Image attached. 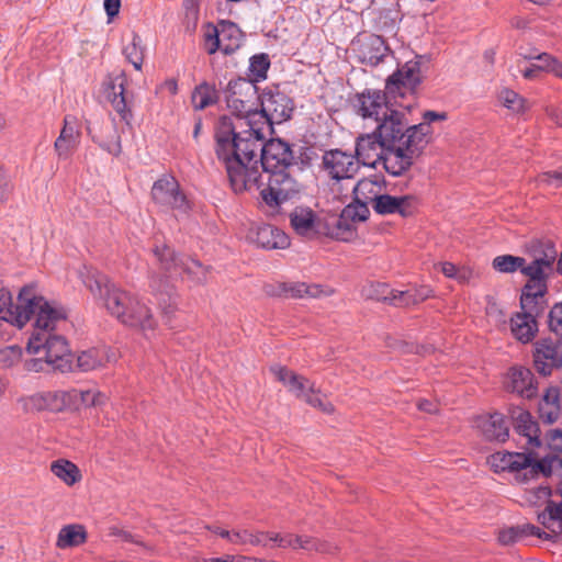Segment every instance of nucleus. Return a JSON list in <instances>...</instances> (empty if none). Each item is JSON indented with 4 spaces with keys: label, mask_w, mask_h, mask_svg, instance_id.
<instances>
[{
    "label": "nucleus",
    "mask_w": 562,
    "mask_h": 562,
    "mask_svg": "<svg viewBox=\"0 0 562 562\" xmlns=\"http://www.w3.org/2000/svg\"><path fill=\"white\" fill-rule=\"evenodd\" d=\"M267 126L239 131L228 116L220 117L215 127V154L224 166L234 192L259 189L262 172L293 168V153L281 139L266 140Z\"/></svg>",
    "instance_id": "f257e3e1"
},
{
    "label": "nucleus",
    "mask_w": 562,
    "mask_h": 562,
    "mask_svg": "<svg viewBox=\"0 0 562 562\" xmlns=\"http://www.w3.org/2000/svg\"><path fill=\"white\" fill-rule=\"evenodd\" d=\"M21 300L27 315V323L34 319L26 351L38 356L26 360L25 369L33 372L45 371L49 367L63 370L68 363L70 350L65 337L56 331L66 321V311L38 294L34 285L23 286Z\"/></svg>",
    "instance_id": "f03ea898"
},
{
    "label": "nucleus",
    "mask_w": 562,
    "mask_h": 562,
    "mask_svg": "<svg viewBox=\"0 0 562 562\" xmlns=\"http://www.w3.org/2000/svg\"><path fill=\"white\" fill-rule=\"evenodd\" d=\"M389 147L385 170L392 176H401L411 168L429 143L431 126L409 125L407 112L393 108L376 122L374 128Z\"/></svg>",
    "instance_id": "7ed1b4c3"
},
{
    "label": "nucleus",
    "mask_w": 562,
    "mask_h": 562,
    "mask_svg": "<svg viewBox=\"0 0 562 562\" xmlns=\"http://www.w3.org/2000/svg\"><path fill=\"white\" fill-rule=\"evenodd\" d=\"M78 274L93 296L122 324L145 334L155 329L157 323L150 308L136 295L120 289L93 268L83 266Z\"/></svg>",
    "instance_id": "20e7f679"
},
{
    "label": "nucleus",
    "mask_w": 562,
    "mask_h": 562,
    "mask_svg": "<svg viewBox=\"0 0 562 562\" xmlns=\"http://www.w3.org/2000/svg\"><path fill=\"white\" fill-rule=\"evenodd\" d=\"M154 254L158 260L160 270L167 273L165 278L154 273L150 279V288L155 294H160L159 305L165 314L175 312L177 302L173 294L171 280L186 273L196 283L206 281L207 267L193 258H178L168 246H157Z\"/></svg>",
    "instance_id": "39448f33"
},
{
    "label": "nucleus",
    "mask_w": 562,
    "mask_h": 562,
    "mask_svg": "<svg viewBox=\"0 0 562 562\" xmlns=\"http://www.w3.org/2000/svg\"><path fill=\"white\" fill-rule=\"evenodd\" d=\"M558 258V250L552 241H542L535 249L532 260L526 263L521 273L528 278L520 296L521 308H530L536 303H541L548 291L547 281L553 274V266Z\"/></svg>",
    "instance_id": "423d86ee"
},
{
    "label": "nucleus",
    "mask_w": 562,
    "mask_h": 562,
    "mask_svg": "<svg viewBox=\"0 0 562 562\" xmlns=\"http://www.w3.org/2000/svg\"><path fill=\"white\" fill-rule=\"evenodd\" d=\"M259 94L252 80L238 78L231 80L226 91L225 101L227 109L236 116V121L228 117L239 131H252L258 127L255 113L259 102Z\"/></svg>",
    "instance_id": "0eeeda50"
},
{
    "label": "nucleus",
    "mask_w": 562,
    "mask_h": 562,
    "mask_svg": "<svg viewBox=\"0 0 562 562\" xmlns=\"http://www.w3.org/2000/svg\"><path fill=\"white\" fill-rule=\"evenodd\" d=\"M487 463L495 472H517L522 476L524 481H527L539 473L546 476L550 475L554 463H559L562 467V459L546 457L537 461L531 454L498 451L488 457Z\"/></svg>",
    "instance_id": "6e6552de"
},
{
    "label": "nucleus",
    "mask_w": 562,
    "mask_h": 562,
    "mask_svg": "<svg viewBox=\"0 0 562 562\" xmlns=\"http://www.w3.org/2000/svg\"><path fill=\"white\" fill-rule=\"evenodd\" d=\"M303 189L293 175V168L268 173V184L261 190V205L270 215L279 213L280 206L296 196Z\"/></svg>",
    "instance_id": "1a4fd4ad"
},
{
    "label": "nucleus",
    "mask_w": 562,
    "mask_h": 562,
    "mask_svg": "<svg viewBox=\"0 0 562 562\" xmlns=\"http://www.w3.org/2000/svg\"><path fill=\"white\" fill-rule=\"evenodd\" d=\"M259 102L261 110H257L255 120L258 121V127L267 126V132H271L273 124L289 120L294 110L292 99L279 87L266 88L259 97Z\"/></svg>",
    "instance_id": "9d476101"
},
{
    "label": "nucleus",
    "mask_w": 562,
    "mask_h": 562,
    "mask_svg": "<svg viewBox=\"0 0 562 562\" xmlns=\"http://www.w3.org/2000/svg\"><path fill=\"white\" fill-rule=\"evenodd\" d=\"M271 372L289 392L294 394L296 397L304 400L308 405L316 407L326 414H331L334 412L333 404L326 401L325 397L321 396L319 392L315 390V384L308 379L279 364L272 366Z\"/></svg>",
    "instance_id": "9b49d317"
},
{
    "label": "nucleus",
    "mask_w": 562,
    "mask_h": 562,
    "mask_svg": "<svg viewBox=\"0 0 562 562\" xmlns=\"http://www.w3.org/2000/svg\"><path fill=\"white\" fill-rule=\"evenodd\" d=\"M204 49L213 55L221 50L225 55L236 52L243 42L239 27L229 21H222L217 26L207 24L203 32Z\"/></svg>",
    "instance_id": "f8f14e48"
},
{
    "label": "nucleus",
    "mask_w": 562,
    "mask_h": 562,
    "mask_svg": "<svg viewBox=\"0 0 562 562\" xmlns=\"http://www.w3.org/2000/svg\"><path fill=\"white\" fill-rule=\"evenodd\" d=\"M551 490L548 486H539L527 493V501L535 505H546L542 513L538 514L539 522L548 529L552 536L562 533V503L557 505L551 499Z\"/></svg>",
    "instance_id": "ddd939ff"
},
{
    "label": "nucleus",
    "mask_w": 562,
    "mask_h": 562,
    "mask_svg": "<svg viewBox=\"0 0 562 562\" xmlns=\"http://www.w3.org/2000/svg\"><path fill=\"white\" fill-rule=\"evenodd\" d=\"M154 202L162 209L187 213L189 201L180 190L178 181L171 176H165L154 182L151 188Z\"/></svg>",
    "instance_id": "4468645a"
},
{
    "label": "nucleus",
    "mask_w": 562,
    "mask_h": 562,
    "mask_svg": "<svg viewBox=\"0 0 562 562\" xmlns=\"http://www.w3.org/2000/svg\"><path fill=\"white\" fill-rule=\"evenodd\" d=\"M369 215V207L348 204L328 224V235L337 240L350 241L356 236L357 224L364 222Z\"/></svg>",
    "instance_id": "2eb2a0df"
},
{
    "label": "nucleus",
    "mask_w": 562,
    "mask_h": 562,
    "mask_svg": "<svg viewBox=\"0 0 562 562\" xmlns=\"http://www.w3.org/2000/svg\"><path fill=\"white\" fill-rule=\"evenodd\" d=\"M324 171L334 180L340 181L353 178L360 168L356 155L341 149H330L323 155Z\"/></svg>",
    "instance_id": "dca6fc26"
},
{
    "label": "nucleus",
    "mask_w": 562,
    "mask_h": 562,
    "mask_svg": "<svg viewBox=\"0 0 562 562\" xmlns=\"http://www.w3.org/2000/svg\"><path fill=\"white\" fill-rule=\"evenodd\" d=\"M387 154L389 147L375 130L359 135L356 139V157L364 166L375 168L376 164L381 162L385 168Z\"/></svg>",
    "instance_id": "f3484780"
},
{
    "label": "nucleus",
    "mask_w": 562,
    "mask_h": 562,
    "mask_svg": "<svg viewBox=\"0 0 562 562\" xmlns=\"http://www.w3.org/2000/svg\"><path fill=\"white\" fill-rule=\"evenodd\" d=\"M422 81L420 61L417 59L406 61L385 83L387 93L395 98L403 97L407 90L415 89Z\"/></svg>",
    "instance_id": "a211bd4d"
},
{
    "label": "nucleus",
    "mask_w": 562,
    "mask_h": 562,
    "mask_svg": "<svg viewBox=\"0 0 562 562\" xmlns=\"http://www.w3.org/2000/svg\"><path fill=\"white\" fill-rule=\"evenodd\" d=\"M23 408L29 412L49 411L58 413L69 409V391H44L21 400Z\"/></svg>",
    "instance_id": "6ab92c4d"
},
{
    "label": "nucleus",
    "mask_w": 562,
    "mask_h": 562,
    "mask_svg": "<svg viewBox=\"0 0 562 562\" xmlns=\"http://www.w3.org/2000/svg\"><path fill=\"white\" fill-rule=\"evenodd\" d=\"M352 48L358 59L366 65L376 66L389 55L390 48L384 40L375 34H364L358 36L352 42Z\"/></svg>",
    "instance_id": "aec40b11"
},
{
    "label": "nucleus",
    "mask_w": 562,
    "mask_h": 562,
    "mask_svg": "<svg viewBox=\"0 0 562 562\" xmlns=\"http://www.w3.org/2000/svg\"><path fill=\"white\" fill-rule=\"evenodd\" d=\"M387 91L368 89L358 95V112L363 119H371L375 123L392 109Z\"/></svg>",
    "instance_id": "412c9836"
},
{
    "label": "nucleus",
    "mask_w": 562,
    "mask_h": 562,
    "mask_svg": "<svg viewBox=\"0 0 562 562\" xmlns=\"http://www.w3.org/2000/svg\"><path fill=\"white\" fill-rule=\"evenodd\" d=\"M522 312L516 313L510 317V330L514 337L526 344L537 334L538 326L536 315L542 311L541 303H536L530 308H521Z\"/></svg>",
    "instance_id": "4be33fe9"
},
{
    "label": "nucleus",
    "mask_w": 562,
    "mask_h": 562,
    "mask_svg": "<svg viewBox=\"0 0 562 562\" xmlns=\"http://www.w3.org/2000/svg\"><path fill=\"white\" fill-rule=\"evenodd\" d=\"M372 209L380 215L398 214L406 217L417 209V199L409 194L390 195L383 192Z\"/></svg>",
    "instance_id": "5701e85b"
},
{
    "label": "nucleus",
    "mask_w": 562,
    "mask_h": 562,
    "mask_svg": "<svg viewBox=\"0 0 562 562\" xmlns=\"http://www.w3.org/2000/svg\"><path fill=\"white\" fill-rule=\"evenodd\" d=\"M23 288L20 290L16 302L13 303L12 295L9 290L0 289V319L4 321L19 329L27 324V315L23 308L21 296Z\"/></svg>",
    "instance_id": "b1692460"
},
{
    "label": "nucleus",
    "mask_w": 562,
    "mask_h": 562,
    "mask_svg": "<svg viewBox=\"0 0 562 562\" xmlns=\"http://www.w3.org/2000/svg\"><path fill=\"white\" fill-rule=\"evenodd\" d=\"M81 132L75 116L67 115L64 119V126L59 136L54 143L55 151L59 159H68L77 149L80 143Z\"/></svg>",
    "instance_id": "393cba45"
},
{
    "label": "nucleus",
    "mask_w": 562,
    "mask_h": 562,
    "mask_svg": "<svg viewBox=\"0 0 562 562\" xmlns=\"http://www.w3.org/2000/svg\"><path fill=\"white\" fill-rule=\"evenodd\" d=\"M533 358L537 370L541 374L548 375L554 367L562 366V346L548 339L538 341Z\"/></svg>",
    "instance_id": "a878e982"
},
{
    "label": "nucleus",
    "mask_w": 562,
    "mask_h": 562,
    "mask_svg": "<svg viewBox=\"0 0 562 562\" xmlns=\"http://www.w3.org/2000/svg\"><path fill=\"white\" fill-rule=\"evenodd\" d=\"M384 180L381 177L364 178L357 182L353 188L355 201L351 205L369 204L373 206L384 192Z\"/></svg>",
    "instance_id": "bb28decb"
},
{
    "label": "nucleus",
    "mask_w": 562,
    "mask_h": 562,
    "mask_svg": "<svg viewBox=\"0 0 562 562\" xmlns=\"http://www.w3.org/2000/svg\"><path fill=\"white\" fill-rule=\"evenodd\" d=\"M506 387L526 398H531L537 393L533 374L525 367H514L508 371Z\"/></svg>",
    "instance_id": "cd10ccee"
},
{
    "label": "nucleus",
    "mask_w": 562,
    "mask_h": 562,
    "mask_svg": "<svg viewBox=\"0 0 562 562\" xmlns=\"http://www.w3.org/2000/svg\"><path fill=\"white\" fill-rule=\"evenodd\" d=\"M475 427L487 440L505 441L509 434L504 416L499 413L477 417Z\"/></svg>",
    "instance_id": "c85d7f7f"
},
{
    "label": "nucleus",
    "mask_w": 562,
    "mask_h": 562,
    "mask_svg": "<svg viewBox=\"0 0 562 562\" xmlns=\"http://www.w3.org/2000/svg\"><path fill=\"white\" fill-rule=\"evenodd\" d=\"M516 431L526 439L529 447H540L539 427L529 412L516 407L512 411Z\"/></svg>",
    "instance_id": "c756f323"
},
{
    "label": "nucleus",
    "mask_w": 562,
    "mask_h": 562,
    "mask_svg": "<svg viewBox=\"0 0 562 562\" xmlns=\"http://www.w3.org/2000/svg\"><path fill=\"white\" fill-rule=\"evenodd\" d=\"M125 82L126 78L124 74L112 79L109 87L110 91L108 93V98L121 119L130 124L132 120V112L128 108V101L125 94Z\"/></svg>",
    "instance_id": "7c9ffc66"
},
{
    "label": "nucleus",
    "mask_w": 562,
    "mask_h": 562,
    "mask_svg": "<svg viewBox=\"0 0 562 562\" xmlns=\"http://www.w3.org/2000/svg\"><path fill=\"white\" fill-rule=\"evenodd\" d=\"M290 223L294 232L304 237H311L318 232L317 216L308 207H295L290 214Z\"/></svg>",
    "instance_id": "2f4dec72"
},
{
    "label": "nucleus",
    "mask_w": 562,
    "mask_h": 562,
    "mask_svg": "<svg viewBox=\"0 0 562 562\" xmlns=\"http://www.w3.org/2000/svg\"><path fill=\"white\" fill-rule=\"evenodd\" d=\"M530 536H536L547 540L554 538V536H552L550 532L541 531L538 527L527 524L524 526L509 527L501 530L498 533V541L504 546H509L525 537Z\"/></svg>",
    "instance_id": "473e14b6"
},
{
    "label": "nucleus",
    "mask_w": 562,
    "mask_h": 562,
    "mask_svg": "<svg viewBox=\"0 0 562 562\" xmlns=\"http://www.w3.org/2000/svg\"><path fill=\"white\" fill-rule=\"evenodd\" d=\"M106 402L105 394L98 390H69V409L101 406Z\"/></svg>",
    "instance_id": "72a5a7b5"
},
{
    "label": "nucleus",
    "mask_w": 562,
    "mask_h": 562,
    "mask_svg": "<svg viewBox=\"0 0 562 562\" xmlns=\"http://www.w3.org/2000/svg\"><path fill=\"white\" fill-rule=\"evenodd\" d=\"M256 243L267 249H283L289 246V237L272 225H262L257 229Z\"/></svg>",
    "instance_id": "f704fd0d"
},
{
    "label": "nucleus",
    "mask_w": 562,
    "mask_h": 562,
    "mask_svg": "<svg viewBox=\"0 0 562 562\" xmlns=\"http://www.w3.org/2000/svg\"><path fill=\"white\" fill-rule=\"evenodd\" d=\"M114 358V353L105 348H92L82 351L77 358V364L82 371H91L104 366Z\"/></svg>",
    "instance_id": "c9c22d12"
},
{
    "label": "nucleus",
    "mask_w": 562,
    "mask_h": 562,
    "mask_svg": "<svg viewBox=\"0 0 562 562\" xmlns=\"http://www.w3.org/2000/svg\"><path fill=\"white\" fill-rule=\"evenodd\" d=\"M559 390L549 387L539 403V416L547 424L555 423L561 414Z\"/></svg>",
    "instance_id": "e433bc0d"
},
{
    "label": "nucleus",
    "mask_w": 562,
    "mask_h": 562,
    "mask_svg": "<svg viewBox=\"0 0 562 562\" xmlns=\"http://www.w3.org/2000/svg\"><path fill=\"white\" fill-rule=\"evenodd\" d=\"M87 541V531L82 525L70 524L64 526L57 536L56 546L59 549L78 547Z\"/></svg>",
    "instance_id": "4c0bfd02"
},
{
    "label": "nucleus",
    "mask_w": 562,
    "mask_h": 562,
    "mask_svg": "<svg viewBox=\"0 0 562 562\" xmlns=\"http://www.w3.org/2000/svg\"><path fill=\"white\" fill-rule=\"evenodd\" d=\"M50 471L68 486H72L81 480V473L78 467L65 459L54 461L50 464Z\"/></svg>",
    "instance_id": "58836bf2"
},
{
    "label": "nucleus",
    "mask_w": 562,
    "mask_h": 562,
    "mask_svg": "<svg viewBox=\"0 0 562 562\" xmlns=\"http://www.w3.org/2000/svg\"><path fill=\"white\" fill-rule=\"evenodd\" d=\"M217 100L216 89L204 82L198 86L191 95V102L195 110H203L212 104H214Z\"/></svg>",
    "instance_id": "ea45409f"
},
{
    "label": "nucleus",
    "mask_w": 562,
    "mask_h": 562,
    "mask_svg": "<svg viewBox=\"0 0 562 562\" xmlns=\"http://www.w3.org/2000/svg\"><path fill=\"white\" fill-rule=\"evenodd\" d=\"M123 54L136 70L142 69L145 47L138 34L133 33L131 42L123 48Z\"/></svg>",
    "instance_id": "a19ab883"
},
{
    "label": "nucleus",
    "mask_w": 562,
    "mask_h": 562,
    "mask_svg": "<svg viewBox=\"0 0 562 562\" xmlns=\"http://www.w3.org/2000/svg\"><path fill=\"white\" fill-rule=\"evenodd\" d=\"M398 292L400 291L390 290L385 283H374L364 289V295L368 299L376 301H390L395 305H402L401 299L398 297Z\"/></svg>",
    "instance_id": "79ce46f5"
},
{
    "label": "nucleus",
    "mask_w": 562,
    "mask_h": 562,
    "mask_svg": "<svg viewBox=\"0 0 562 562\" xmlns=\"http://www.w3.org/2000/svg\"><path fill=\"white\" fill-rule=\"evenodd\" d=\"M524 260L522 257L502 255L494 258L493 268L503 273H512L518 270L521 272Z\"/></svg>",
    "instance_id": "37998d69"
},
{
    "label": "nucleus",
    "mask_w": 562,
    "mask_h": 562,
    "mask_svg": "<svg viewBox=\"0 0 562 562\" xmlns=\"http://www.w3.org/2000/svg\"><path fill=\"white\" fill-rule=\"evenodd\" d=\"M233 544L269 546L267 542V532L252 533L246 529L234 530Z\"/></svg>",
    "instance_id": "c03bdc74"
},
{
    "label": "nucleus",
    "mask_w": 562,
    "mask_h": 562,
    "mask_svg": "<svg viewBox=\"0 0 562 562\" xmlns=\"http://www.w3.org/2000/svg\"><path fill=\"white\" fill-rule=\"evenodd\" d=\"M270 61L266 54L255 55L250 58L249 74L252 82L266 79Z\"/></svg>",
    "instance_id": "a18cd8bd"
},
{
    "label": "nucleus",
    "mask_w": 562,
    "mask_h": 562,
    "mask_svg": "<svg viewBox=\"0 0 562 562\" xmlns=\"http://www.w3.org/2000/svg\"><path fill=\"white\" fill-rule=\"evenodd\" d=\"M498 101L503 106L514 113H519L525 110V99L513 90L503 89L498 94Z\"/></svg>",
    "instance_id": "49530a36"
},
{
    "label": "nucleus",
    "mask_w": 562,
    "mask_h": 562,
    "mask_svg": "<svg viewBox=\"0 0 562 562\" xmlns=\"http://www.w3.org/2000/svg\"><path fill=\"white\" fill-rule=\"evenodd\" d=\"M522 57L527 60L546 61L547 64L540 67L544 68V71L553 72L557 77L562 78V63L550 54H525Z\"/></svg>",
    "instance_id": "de8ad7c7"
},
{
    "label": "nucleus",
    "mask_w": 562,
    "mask_h": 562,
    "mask_svg": "<svg viewBox=\"0 0 562 562\" xmlns=\"http://www.w3.org/2000/svg\"><path fill=\"white\" fill-rule=\"evenodd\" d=\"M301 549L319 553H334L336 547L328 541L321 540L311 536H303Z\"/></svg>",
    "instance_id": "09e8293b"
},
{
    "label": "nucleus",
    "mask_w": 562,
    "mask_h": 562,
    "mask_svg": "<svg viewBox=\"0 0 562 562\" xmlns=\"http://www.w3.org/2000/svg\"><path fill=\"white\" fill-rule=\"evenodd\" d=\"M22 348L16 345L7 346L0 349V367L10 368L16 364L22 358Z\"/></svg>",
    "instance_id": "8fccbe9b"
},
{
    "label": "nucleus",
    "mask_w": 562,
    "mask_h": 562,
    "mask_svg": "<svg viewBox=\"0 0 562 562\" xmlns=\"http://www.w3.org/2000/svg\"><path fill=\"white\" fill-rule=\"evenodd\" d=\"M431 289L428 286H423L419 290L412 291H402L398 292V297L401 299L402 305H409L419 303L431 295Z\"/></svg>",
    "instance_id": "3c124183"
},
{
    "label": "nucleus",
    "mask_w": 562,
    "mask_h": 562,
    "mask_svg": "<svg viewBox=\"0 0 562 562\" xmlns=\"http://www.w3.org/2000/svg\"><path fill=\"white\" fill-rule=\"evenodd\" d=\"M324 293L323 289L317 284L297 283L291 286V294L295 297H318Z\"/></svg>",
    "instance_id": "603ef678"
},
{
    "label": "nucleus",
    "mask_w": 562,
    "mask_h": 562,
    "mask_svg": "<svg viewBox=\"0 0 562 562\" xmlns=\"http://www.w3.org/2000/svg\"><path fill=\"white\" fill-rule=\"evenodd\" d=\"M549 327L551 331L562 337V302L555 304L550 311Z\"/></svg>",
    "instance_id": "864d4df0"
},
{
    "label": "nucleus",
    "mask_w": 562,
    "mask_h": 562,
    "mask_svg": "<svg viewBox=\"0 0 562 562\" xmlns=\"http://www.w3.org/2000/svg\"><path fill=\"white\" fill-rule=\"evenodd\" d=\"M273 542L279 548H291L292 533H273L267 532V542Z\"/></svg>",
    "instance_id": "5fc2aeb1"
},
{
    "label": "nucleus",
    "mask_w": 562,
    "mask_h": 562,
    "mask_svg": "<svg viewBox=\"0 0 562 562\" xmlns=\"http://www.w3.org/2000/svg\"><path fill=\"white\" fill-rule=\"evenodd\" d=\"M548 447L554 452L562 453V430L552 429L547 435Z\"/></svg>",
    "instance_id": "6e6d98bb"
},
{
    "label": "nucleus",
    "mask_w": 562,
    "mask_h": 562,
    "mask_svg": "<svg viewBox=\"0 0 562 562\" xmlns=\"http://www.w3.org/2000/svg\"><path fill=\"white\" fill-rule=\"evenodd\" d=\"M12 190V184L9 177L0 167V201L7 202Z\"/></svg>",
    "instance_id": "4d7b16f0"
},
{
    "label": "nucleus",
    "mask_w": 562,
    "mask_h": 562,
    "mask_svg": "<svg viewBox=\"0 0 562 562\" xmlns=\"http://www.w3.org/2000/svg\"><path fill=\"white\" fill-rule=\"evenodd\" d=\"M100 147L113 156H119L122 151L121 139L119 136L112 142L100 143Z\"/></svg>",
    "instance_id": "13d9d810"
},
{
    "label": "nucleus",
    "mask_w": 562,
    "mask_h": 562,
    "mask_svg": "<svg viewBox=\"0 0 562 562\" xmlns=\"http://www.w3.org/2000/svg\"><path fill=\"white\" fill-rule=\"evenodd\" d=\"M121 8V0H104V10L111 20L119 14Z\"/></svg>",
    "instance_id": "bf43d9fd"
},
{
    "label": "nucleus",
    "mask_w": 562,
    "mask_h": 562,
    "mask_svg": "<svg viewBox=\"0 0 562 562\" xmlns=\"http://www.w3.org/2000/svg\"><path fill=\"white\" fill-rule=\"evenodd\" d=\"M423 119L424 122L422 124H427L430 126L431 122L446 120L447 114L445 112L426 111L423 114Z\"/></svg>",
    "instance_id": "052dcab7"
},
{
    "label": "nucleus",
    "mask_w": 562,
    "mask_h": 562,
    "mask_svg": "<svg viewBox=\"0 0 562 562\" xmlns=\"http://www.w3.org/2000/svg\"><path fill=\"white\" fill-rule=\"evenodd\" d=\"M473 277H474V272L472 269H470L468 267H461V268H458V270H457L456 280L461 283H468L472 280Z\"/></svg>",
    "instance_id": "680f3d73"
},
{
    "label": "nucleus",
    "mask_w": 562,
    "mask_h": 562,
    "mask_svg": "<svg viewBox=\"0 0 562 562\" xmlns=\"http://www.w3.org/2000/svg\"><path fill=\"white\" fill-rule=\"evenodd\" d=\"M541 65L532 64L530 67L526 68L522 71V76L526 79H535L538 76L539 71H544V68L540 67Z\"/></svg>",
    "instance_id": "e2e57ef3"
},
{
    "label": "nucleus",
    "mask_w": 562,
    "mask_h": 562,
    "mask_svg": "<svg viewBox=\"0 0 562 562\" xmlns=\"http://www.w3.org/2000/svg\"><path fill=\"white\" fill-rule=\"evenodd\" d=\"M458 267L451 262L441 263V272L448 277L456 279Z\"/></svg>",
    "instance_id": "0e129e2a"
},
{
    "label": "nucleus",
    "mask_w": 562,
    "mask_h": 562,
    "mask_svg": "<svg viewBox=\"0 0 562 562\" xmlns=\"http://www.w3.org/2000/svg\"><path fill=\"white\" fill-rule=\"evenodd\" d=\"M548 115L550 119L558 124L559 126H562V109L559 108H549L547 110Z\"/></svg>",
    "instance_id": "69168bd1"
},
{
    "label": "nucleus",
    "mask_w": 562,
    "mask_h": 562,
    "mask_svg": "<svg viewBox=\"0 0 562 562\" xmlns=\"http://www.w3.org/2000/svg\"><path fill=\"white\" fill-rule=\"evenodd\" d=\"M418 409L427 412V413H436L437 405L428 400H420L417 404Z\"/></svg>",
    "instance_id": "338daca9"
},
{
    "label": "nucleus",
    "mask_w": 562,
    "mask_h": 562,
    "mask_svg": "<svg viewBox=\"0 0 562 562\" xmlns=\"http://www.w3.org/2000/svg\"><path fill=\"white\" fill-rule=\"evenodd\" d=\"M162 88L168 91L170 94H177L178 92V82L176 79L170 78L166 80L162 85Z\"/></svg>",
    "instance_id": "774afa93"
}]
</instances>
